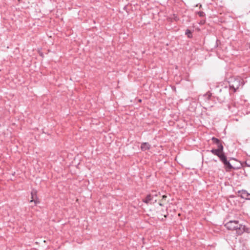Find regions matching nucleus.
<instances>
[{"label":"nucleus","mask_w":250,"mask_h":250,"mask_svg":"<svg viewBox=\"0 0 250 250\" xmlns=\"http://www.w3.org/2000/svg\"><path fill=\"white\" fill-rule=\"evenodd\" d=\"M225 226L228 229L231 230H236V232L238 235H241L245 231L249 232V229L241 224L239 223L238 221L230 220L227 222Z\"/></svg>","instance_id":"obj_1"},{"label":"nucleus","mask_w":250,"mask_h":250,"mask_svg":"<svg viewBox=\"0 0 250 250\" xmlns=\"http://www.w3.org/2000/svg\"><path fill=\"white\" fill-rule=\"evenodd\" d=\"M224 146H219V149H212L210 151L215 155L219 157L223 152Z\"/></svg>","instance_id":"obj_2"},{"label":"nucleus","mask_w":250,"mask_h":250,"mask_svg":"<svg viewBox=\"0 0 250 250\" xmlns=\"http://www.w3.org/2000/svg\"><path fill=\"white\" fill-rule=\"evenodd\" d=\"M224 165V167L227 171H230L231 169H234L235 168L231 165L229 161L227 160L223 163Z\"/></svg>","instance_id":"obj_3"},{"label":"nucleus","mask_w":250,"mask_h":250,"mask_svg":"<svg viewBox=\"0 0 250 250\" xmlns=\"http://www.w3.org/2000/svg\"><path fill=\"white\" fill-rule=\"evenodd\" d=\"M143 202L146 203V204H149L151 203V202L153 201V195L152 194H148L146 197L145 198L143 199Z\"/></svg>","instance_id":"obj_4"},{"label":"nucleus","mask_w":250,"mask_h":250,"mask_svg":"<svg viewBox=\"0 0 250 250\" xmlns=\"http://www.w3.org/2000/svg\"><path fill=\"white\" fill-rule=\"evenodd\" d=\"M150 148V145L148 143H143L141 146V149L143 151H146Z\"/></svg>","instance_id":"obj_5"},{"label":"nucleus","mask_w":250,"mask_h":250,"mask_svg":"<svg viewBox=\"0 0 250 250\" xmlns=\"http://www.w3.org/2000/svg\"><path fill=\"white\" fill-rule=\"evenodd\" d=\"M248 192L245 190H242L238 191L239 196L241 198L246 199Z\"/></svg>","instance_id":"obj_6"},{"label":"nucleus","mask_w":250,"mask_h":250,"mask_svg":"<svg viewBox=\"0 0 250 250\" xmlns=\"http://www.w3.org/2000/svg\"><path fill=\"white\" fill-rule=\"evenodd\" d=\"M218 157H219L220 160L222 162V163H224L227 160H228L227 157L226 156L224 151L220 154V156H219Z\"/></svg>","instance_id":"obj_7"},{"label":"nucleus","mask_w":250,"mask_h":250,"mask_svg":"<svg viewBox=\"0 0 250 250\" xmlns=\"http://www.w3.org/2000/svg\"><path fill=\"white\" fill-rule=\"evenodd\" d=\"M36 193L37 192L36 191H32L31 193V196H32V200L30 201V202H34L35 204H37L39 202L37 201V199H34V196H36Z\"/></svg>","instance_id":"obj_8"},{"label":"nucleus","mask_w":250,"mask_h":250,"mask_svg":"<svg viewBox=\"0 0 250 250\" xmlns=\"http://www.w3.org/2000/svg\"><path fill=\"white\" fill-rule=\"evenodd\" d=\"M185 34L188 38H191L192 37V32L189 29H187L186 30Z\"/></svg>","instance_id":"obj_9"},{"label":"nucleus","mask_w":250,"mask_h":250,"mask_svg":"<svg viewBox=\"0 0 250 250\" xmlns=\"http://www.w3.org/2000/svg\"><path fill=\"white\" fill-rule=\"evenodd\" d=\"M239 83L238 84L233 83L231 85H230V87L232 88L234 91H235L237 89L239 88Z\"/></svg>","instance_id":"obj_10"},{"label":"nucleus","mask_w":250,"mask_h":250,"mask_svg":"<svg viewBox=\"0 0 250 250\" xmlns=\"http://www.w3.org/2000/svg\"><path fill=\"white\" fill-rule=\"evenodd\" d=\"M211 140H212L213 143L216 145L217 144H219V143L221 142L220 140H219L218 139L215 138L214 137L212 138Z\"/></svg>","instance_id":"obj_11"},{"label":"nucleus","mask_w":250,"mask_h":250,"mask_svg":"<svg viewBox=\"0 0 250 250\" xmlns=\"http://www.w3.org/2000/svg\"><path fill=\"white\" fill-rule=\"evenodd\" d=\"M222 94L220 93L219 95L218 96V99L221 101V102H224V100H225V96H224L223 97V95H222Z\"/></svg>","instance_id":"obj_12"},{"label":"nucleus","mask_w":250,"mask_h":250,"mask_svg":"<svg viewBox=\"0 0 250 250\" xmlns=\"http://www.w3.org/2000/svg\"><path fill=\"white\" fill-rule=\"evenodd\" d=\"M197 14L200 17H203L205 16V14L203 11H199L197 12Z\"/></svg>","instance_id":"obj_13"},{"label":"nucleus","mask_w":250,"mask_h":250,"mask_svg":"<svg viewBox=\"0 0 250 250\" xmlns=\"http://www.w3.org/2000/svg\"><path fill=\"white\" fill-rule=\"evenodd\" d=\"M205 96L208 100H209L211 97V94H207L205 95Z\"/></svg>","instance_id":"obj_14"},{"label":"nucleus","mask_w":250,"mask_h":250,"mask_svg":"<svg viewBox=\"0 0 250 250\" xmlns=\"http://www.w3.org/2000/svg\"><path fill=\"white\" fill-rule=\"evenodd\" d=\"M157 194L153 195V201H152L153 202V203L155 202H156V201H157V199H156V197H157Z\"/></svg>","instance_id":"obj_15"},{"label":"nucleus","mask_w":250,"mask_h":250,"mask_svg":"<svg viewBox=\"0 0 250 250\" xmlns=\"http://www.w3.org/2000/svg\"><path fill=\"white\" fill-rule=\"evenodd\" d=\"M167 198V196L166 195H163L162 199V202L165 201Z\"/></svg>","instance_id":"obj_16"},{"label":"nucleus","mask_w":250,"mask_h":250,"mask_svg":"<svg viewBox=\"0 0 250 250\" xmlns=\"http://www.w3.org/2000/svg\"><path fill=\"white\" fill-rule=\"evenodd\" d=\"M216 145H217V149H219V146H223L221 142L219 143V144H216Z\"/></svg>","instance_id":"obj_17"},{"label":"nucleus","mask_w":250,"mask_h":250,"mask_svg":"<svg viewBox=\"0 0 250 250\" xmlns=\"http://www.w3.org/2000/svg\"><path fill=\"white\" fill-rule=\"evenodd\" d=\"M164 210H162L161 212H164ZM164 212H159V218H161L160 217H162L164 215Z\"/></svg>","instance_id":"obj_18"},{"label":"nucleus","mask_w":250,"mask_h":250,"mask_svg":"<svg viewBox=\"0 0 250 250\" xmlns=\"http://www.w3.org/2000/svg\"><path fill=\"white\" fill-rule=\"evenodd\" d=\"M205 23V20H201V21H200V23H200V24H204Z\"/></svg>","instance_id":"obj_19"},{"label":"nucleus","mask_w":250,"mask_h":250,"mask_svg":"<svg viewBox=\"0 0 250 250\" xmlns=\"http://www.w3.org/2000/svg\"><path fill=\"white\" fill-rule=\"evenodd\" d=\"M164 201L162 202V200H161V202L159 203V205L161 206H164Z\"/></svg>","instance_id":"obj_20"},{"label":"nucleus","mask_w":250,"mask_h":250,"mask_svg":"<svg viewBox=\"0 0 250 250\" xmlns=\"http://www.w3.org/2000/svg\"><path fill=\"white\" fill-rule=\"evenodd\" d=\"M247 200H250V193H248L247 195Z\"/></svg>","instance_id":"obj_21"},{"label":"nucleus","mask_w":250,"mask_h":250,"mask_svg":"<svg viewBox=\"0 0 250 250\" xmlns=\"http://www.w3.org/2000/svg\"><path fill=\"white\" fill-rule=\"evenodd\" d=\"M166 214H164L163 216L165 217V218H166L167 217V216L168 215V213L167 212V210H166Z\"/></svg>","instance_id":"obj_22"},{"label":"nucleus","mask_w":250,"mask_h":250,"mask_svg":"<svg viewBox=\"0 0 250 250\" xmlns=\"http://www.w3.org/2000/svg\"><path fill=\"white\" fill-rule=\"evenodd\" d=\"M248 161H246V164H247V165H248L249 166H250V164H248Z\"/></svg>","instance_id":"obj_23"},{"label":"nucleus","mask_w":250,"mask_h":250,"mask_svg":"<svg viewBox=\"0 0 250 250\" xmlns=\"http://www.w3.org/2000/svg\"><path fill=\"white\" fill-rule=\"evenodd\" d=\"M239 82H238V81H235L234 82V83H239Z\"/></svg>","instance_id":"obj_24"},{"label":"nucleus","mask_w":250,"mask_h":250,"mask_svg":"<svg viewBox=\"0 0 250 250\" xmlns=\"http://www.w3.org/2000/svg\"><path fill=\"white\" fill-rule=\"evenodd\" d=\"M226 96H228V92H226V94H225Z\"/></svg>","instance_id":"obj_25"}]
</instances>
